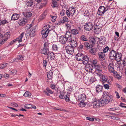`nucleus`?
<instances>
[{
	"label": "nucleus",
	"instance_id": "nucleus-1",
	"mask_svg": "<svg viewBox=\"0 0 126 126\" xmlns=\"http://www.w3.org/2000/svg\"><path fill=\"white\" fill-rule=\"evenodd\" d=\"M71 39V33L70 32H67L65 35L61 36L59 38V42L63 44H66Z\"/></svg>",
	"mask_w": 126,
	"mask_h": 126
},
{
	"label": "nucleus",
	"instance_id": "nucleus-2",
	"mask_svg": "<svg viewBox=\"0 0 126 126\" xmlns=\"http://www.w3.org/2000/svg\"><path fill=\"white\" fill-rule=\"evenodd\" d=\"M76 59L78 61H82L83 63L85 64L87 63L89 60L88 57L87 55H84L81 53H79L76 55Z\"/></svg>",
	"mask_w": 126,
	"mask_h": 126
},
{
	"label": "nucleus",
	"instance_id": "nucleus-3",
	"mask_svg": "<svg viewBox=\"0 0 126 126\" xmlns=\"http://www.w3.org/2000/svg\"><path fill=\"white\" fill-rule=\"evenodd\" d=\"M10 35V32H7L4 35L0 33V45H2L5 43L9 38Z\"/></svg>",
	"mask_w": 126,
	"mask_h": 126
},
{
	"label": "nucleus",
	"instance_id": "nucleus-4",
	"mask_svg": "<svg viewBox=\"0 0 126 126\" xmlns=\"http://www.w3.org/2000/svg\"><path fill=\"white\" fill-rule=\"evenodd\" d=\"M93 21L92 19H90L85 23L84 25V28L85 30L88 31L92 30L93 27Z\"/></svg>",
	"mask_w": 126,
	"mask_h": 126
},
{
	"label": "nucleus",
	"instance_id": "nucleus-5",
	"mask_svg": "<svg viewBox=\"0 0 126 126\" xmlns=\"http://www.w3.org/2000/svg\"><path fill=\"white\" fill-rule=\"evenodd\" d=\"M49 52L48 44L47 42H45L44 44V48L41 49V53L46 55Z\"/></svg>",
	"mask_w": 126,
	"mask_h": 126
},
{
	"label": "nucleus",
	"instance_id": "nucleus-6",
	"mask_svg": "<svg viewBox=\"0 0 126 126\" xmlns=\"http://www.w3.org/2000/svg\"><path fill=\"white\" fill-rule=\"evenodd\" d=\"M24 33L23 32L16 39L10 42L9 45H12L16 41H18V42L19 43L22 41V38L23 36Z\"/></svg>",
	"mask_w": 126,
	"mask_h": 126
},
{
	"label": "nucleus",
	"instance_id": "nucleus-7",
	"mask_svg": "<svg viewBox=\"0 0 126 126\" xmlns=\"http://www.w3.org/2000/svg\"><path fill=\"white\" fill-rule=\"evenodd\" d=\"M67 53L69 54H72L74 53V48L69 46H67L65 47Z\"/></svg>",
	"mask_w": 126,
	"mask_h": 126
},
{
	"label": "nucleus",
	"instance_id": "nucleus-8",
	"mask_svg": "<svg viewBox=\"0 0 126 126\" xmlns=\"http://www.w3.org/2000/svg\"><path fill=\"white\" fill-rule=\"evenodd\" d=\"M109 57L111 59H114L116 57L117 52L113 49L110 48L109 53Z\"/></svg>",
	"mask_w": 126,
	"mask_h": 126
},
{
	"label": "nucleus",
	"instance_id": "nucleus-9",
	"mask_svg": "<svg viewBox=\"0 0 126 126\" xmlns=\"http://www.w3.org/2000/svg\"><path fill=\"white\" fill-rule=\"evenodd\" d=\"M108 69L109 72L110 73H113L116 71L114 70V65L113 63H110L108 65Z\"/></svg>",
	"mask_w": 126,
	"mask_h": 126
},
{
	"label": "nucleus",
	"instance_id": "nucleus-10",
	"mask_svg": "<svg viewBox=\"0 0 126 126\" xmlns=\"http://www.w3.org/2000/svg\"><path fill=\"white\" fill-rule=\"evenodd\" d=\"M76 11L75 8L73 7L72 9L70 10H67L66 11V13L67 16L68 17H69L70 16H73L76 12Z\"/></svg>",
	"mask_w": 126,
	"mask_h": 126
},
{
	"label": "nucleus",
	"instance_id": "nucleus-11",
	"mask_svg": "<svg viewBox=\"0 0 126 126\" xmlns=\"http://www.w3.org/2000/svg\"><path fill=\"white\" fill-rule=\"evenodd\" d=\"M105 12L104 7L103 6H101L98 9L97 14L99 16H103Z\"/></svg>",
	"mask_w": 126,
	"mask_h": 126
},
{
	"label": "nucleus",
	"instance_id": "nucleus-12",
	"mask_svg": "<svg viewBox=\"0 0 126 126\" xmlns=\"http://www.w3.org/2000/svg\"><path fill=\"white\" fill-rule=\"evenodd\" d=\"M85 68L86 71L88 72H92L93 69V66L92 65L90 64H86Z\"/></svg>",
	"mask_w": 126,
	"mask_h": 126
},
{
	"label": "nucleus",
	"instance_id": "nucleus-13",
	"mask_svg": "<svg viewBox=\"0 0 126 126\" xmlns=\"http://www.w3.org/2000/svg\"><path fill=\"white\" fill-rule=\"evenodd\" d=\"M102 82L104 83H105L106 82H107V83L109 84H111V82L110 81H109L108 79V78L107 76L105 75H103L102 76L101 79Z\"/></svg>",
	"mask_w": 126,
	"mask_h": 126
},
{
	"label": "nucleus",
	"instance_id": "nucleus-14",
	"mask_svg": "<svg viewBox=\"0 0 126 126\" xmlns=\"http://www.w3.org/2000/svg\"><path fill=\"white\" fill-rule=\"evenodd\" d=\"M27 20L25 18H23L20 19L18 22V24L20 26H24L26 23Z\"/></svg>",
	"mask_w": 126,
	"mask_h": 126
},
{
	"label": "nucleus",
	"instance_id": "nucleus-15",
	"mask_svg": "<svg viewBox=\"0 0 126 126\" xmlns=\"http://www.w3.org/2000/svg\"><path fill=\"white\" fill-rule=\"evenodd\" d=\"M99 43L101 44L104 45L105 44V42L106 41V39L103 36H101L100 38L96 37Z\"/></svg>",
	"mask_w": 126,
	"mask_h": 126
},
{
	"label": "nucleus",
	"instance_id": "nucleus-16",
	"mask_svg": "<svg viewBox=\"0 0 126 126\" xmlns=\"http://www.w3.org/2000/svg\"><path fill=\"white\" fill-rule=\"evenodd\" d=\"M54 54L52 52H49L47 55V58L48 60H53L55 58Z\"/></svg>",
	"mask_w": 126,
	"mask_h": 126
},
{
	"label": "nucleus",
	"instance_id": "nucleus-17",
	"mask_svg": "<svg viewBox=\"0 0 126 126\" xmlns=\"http://www.w3.org/2000/svg\"><path fill=\"white\" fill-rule=\"evenodd\" d=\"M96 92L97 93H99L103 92V86L100 85H98L95 87Z\"/></svg>",
	"mask_w": 126,
	"mask_h": 126
},
{
	"label": "nucleus",
	"instance_id": "nucleus-18",
	"mask_svg": "<svg viewBox=\"0 0 126 126\" xmlns=\"http://www.w3.org/2000/svg\"><path fill=\"white\" fill-rule=\"evenodd\" d=\"M49 31L45 30H42L41 32L42 34V37L43 38H46L48 36V34Z\"/></svg>",
	"mask_w": 126,
	"mask_h": 126
},
{
	"label": "nucleus",
	"instance_id": "nucleus-19",
	"mask_svg": "<svg viewBox=\"0 0 126 126\" xmlns=\"http://www.w3.org/2000/svg\"><path fill=\"white\" fill-rule=\"evenodd\" d=\"M93 67L95 69V71L96 72H99L102 70V67L99 64L94 65L93 66Z\"/></svg>",
	"mask_w": 126,
	"mask_h": 126
},
{
	"label": "nucleus",
	"instance_id": "nucleus-20",
	"mask_svg": "<svg viewBox=\"0 0 126 126\" xmlns=\"http://www.w3.org/2000/svg\"><path fill=\"white\" fill-rule=\"evenodd\" d=\"M122 56V54L121 53L117 52L116 57H114V59L118 61H120L121 59Z\"/></svg>",
	"mask_w": 126,
	"mask_h": 126
},
{
	"label": "nucleus",
	"instance_id": "nucleus-21",
	"mask_svg": "<svg viewBox=\"0 0 126 126\" xmlns=\"http://www.w3.org/2000/svg\"><path fill=\"white\" fill-rule=\"evenodd\" d=\"M100 100L102 106L106 105L109 102V101L108 99L103 98L102 99V100L100 99Z\"/></svg>",
	"mask_w": 126,
	"mask_h": 126
},
{
	"label": "nucleus",
	"instance_id": "nucleus-22",
	"mask_svg": "<svg viewBox=\"0 0 126 126\" xmlns=\"http://www.w3.org/2000/svg\"><path fill=\"white\" fill-rule=\"evenodd\" d=\"M20 15L18 14H14L11 17V20H17L19 17Z\"/></svg>",
	"mask_w": 126,
	"mask_h": 126
},
{
	"label": "nucleus",
	"instance_id": "nucleus-23",
	"mask_svg": "<svg viewBox=\"0 0 126 126\" xmlns=\"http://www.w3.org/2000/svg\"><path fill=\"white\" fill-rule=\"evenodd\" d=\"M69 42H70V44L71 45V46L74 48L76 47L77 45V42L76 40H70Z\"/></svg>",
	"mask_w": 126,
	"mask_h": 126
},
{
	"label": "nucleus",
	"instance_id": "nucleus-24",
	"mask_svg": "<svg viewBox=\"0 0 126 126\" xmlns=\"http://www.w3.org/2000/svg\"><path fill=\"white\" fill-rule=\"evenodd\" d=\"M25 17L28 18L30 17L32 15V14L30 12H25L22 13Z\"/></svg>",
	"mask_w": 126,
	"mask_h": 126
},
{
	"label": "nucleus",
	"instance_id": "nucleus-25",
	"mask_svg": "<svg viewBox=\"0 0 126 126\" xmlns=\"http://www.w3.org/2000/svg\"><path fill=\"white\" fill-rule=\"evenodd\" d=\"M78 98L79 100L82 102L85 99V95L84 94H81L78 96Z\"/></svg>",
	"mask_w": 126,
	"mask_h": 126
},
{
	"label": "nucleus",
	"instance_id": "nucleus-26",
	"mask_svg": "<svg viewBox=\"0 0 126 126\" xmlns=\"http://www.w3.org/2000/svg\"><path fill=\"white\" fill-rule=\"evenodd\" d=\"M33 4V2L32 0L27 1L26 2V5L28 7H31Z\"/></svg>",
	"mask_w": 126,
	"mask_h": 126
},
{
	"label": "nucleus",
	"instance_id": "nucleus-27",
	"mask_svg": "<svg viewBox=\"0 0 126 126\" xmlns=\"http://www.w3.org/2000/svg\"><path fill=\"white\" fill-rule=\"evenodd\" d=\"M114 76L117 79H121L122 77L120 75L118 74L116 71H115V72H114L113 73Z\"/></svg>",
	"mask_w": 126,
	"mask_h": 126
},
{
	"label": "nucleus",
	"instance_id": "nucleus-28",
	"mask_svg": "<svg viewBox=\"0 0 126 126\" xmlns=\"http://www.w3.org/2000/svg\"><path fill=\"white\" fill-rule=\"evenodd\" d=\"M71 34L75 35H76L79 33V30L76 29H73L71 30Z\"/></svg>",
	"mask_w": 126,
	"mask_h": 126
},
{
	"label": "nucleus",
	"instance_id": "nucleus-29",
	"mask_svg": "<svg viewBox=\"0 0 126 126\" xmlns=\"http://www.w3.org/2000/svg\"><path fill=\"white\" fill-rule=\"evenodd\" d=\"M109 96V94L108 92L106 91L103 92V96L104 98L106 99L108 98Z\"/></svg>",
	"mask_w": 126,
	"mask_h": 126
},
{
	"label": "nucleus",
	"instance_id": "nucleus-30",
	"mask_svg": "<svg viewBox=\"0 0 126 126\" xmlns=\"http://www.w3.org/2000/svg\"><path fill=\"white\" fill-rule=\"evenodd\" d=\"M53 72L52 71H50L47 74V78L50 80H52L53 78Z\"/></svg>",
	"mask_w": 126,
	"mask_h": 126
},
{
	"label": "nucleus",
	"instance_id": "nucleus-31",
	"mask_svg": "<svg viewBox=\"0 0 126 126\" xmlns=\"http://www.w3.org/2000/svg\"><path fill=\"white\" fill-rule=\"evenodd\" d=\"M89 42L92 45H94L95 43V39L92 37H89Z\"/></svg>",
	"mask_w": 126,
	"mask_h": 126
},
{
	"label": "nucleus",
	"instance_id": "nucleus-32",
	"mask_svg": "<svg viewBox=\"0 0 126 126\" xmlns=\"http://www.w3.org/2000/svg\"><path fill=\"white\" fill-rule=\"evenodd\" d=\"M98 55L100 58L103 59L105 56V54L103 52H99L98 53Z\"/></svg>",
	"mask_w": 126,
	"mask_h": 126
},
{
	"label": "nucleus",
	"instance_id": "nucleus-33",
	"mask_svg": "<svg viewBox=\"0 0 126 126\" xmlns=\"http://www.w3.org/2000/svg\"><path fill=\"white\" fill-rule=\"evenodd\" d=\"M75 78V79L77 80H79L82 79V77L81 75L78 73H77L76 74Z\"/></svg>",
	"mask_w": 126,
	"mask_h": 126
},
{
	"label": "nucleus",
	"instance_id": "nucleus-34",
	"mask_svg": "<svg viewBox=\"0 0 126 126\" xmlns=\"http://www.w3.org/2000/svg\"><path fill=\"white\" fill-rule=\"evenodd\" d=\"M97 51V49L96 48H94L90 50V52L92 54L94 55H95Z\"/></svg>",
	"mask_w": 126,
	"mask_h": 126
},
{
	"label": "nucleus",
	"instance_id": "nucleus-35",
	"mask_svg": "<svg viewBox=\"0 0 126 126\" xmlns=\"http://www.w3.org/2000/svg\"><path fill=\"white\" fill-rule=\"evenodd\" d=\"M80 38L81 40L83 41H88V40L86 36L84 35H82Z\"/></svg>",
	"mask_w": 126,
	"mask_h": 126
},
{
	"label": "nucleus",
	"instance_id": "nucleus-36",
	"mask_svg": "<svg viewBox=\"0 0 126 126\" xmlns=\"http://www.w3.org/2000/svg\"><path fill=\"white\" fill-rule=\"evenodd\" d=\"M9 22V21L8 20L4 19L1 21H0V25H3L5 24L8 23Z\"/></svg>",
	"mask_w": 126,
	"mask_h": 126
},
{
	"label": "nucleus",
	"instance_id": "nucleus-37",
	"mask_svg": "<svg viewBox=\"0 0 126 126\" xmlns=\"http://www.w3.org/2000/svg\"><path fill=\"white\" fill-rule=\"evenodd\" d=\"M50 27V26L49 25H47L46 26H44L43 28L42 29L45 30L47 31H50V30H49V28Z\"/></svg>",
	"mask_w": 126,
	"mask_h": 126
},
{
	"label": "nucleus",
	"instance_id": "nucleus-38",
	"mask_svg": "<svg viewBox=\"0 0 126 126\" xmlns=\"http://www.w3.org/2000/svg\"><path fill=\"white\" fill-rule=\"evenodd\" d=\"M96 80V79L94 77H92L90 78L89 81L90 82V84L92 83Z\"/></svg>",
	"mask_w": 126,
	"mask_h": 126
},
{
	"label": "nucleus",
	"instance_id": "nucleus-39",
	"mask_svg": "<svg viewBox=\"0 0 126 126\" xmlns=\"http://www.w3.org/2000/svg\"><path fill=\"white\" fill-rule=\"evenodd\" d=\"M69 95L68 94H67L64 96V99L66 102H69L70 101V99H69Z\"/></svg>",
	"mask_w": 126,
	"mask_h": 126
},
{
	"label": "nucleus",
	"instance_id": "nucleus-40",
	"mask_svg": "<svg viewBox=\"0 0 126 126\" xmlns=\"http://www.w3.org/2000/svg\"><path fill=\"white\" fill-rule=\"evenodd\" d=\"M37 26H36L32 27L30 30V32H33V33H35L36 30V28Z\"/></svg>",
	"mask_w": 126,
	"mask_h": 126
},
{
	"label": "nucleus",
	"instance_id": "nucleus-41",
	"mask_svg": "<svg viewBox=\"0 0 126 126\" xmlns=\"http://www.w3.org/2000/svg\"><path fill=\"white\" fill-rule=\"evenodd\" d=\"M58 1L59 0H57ZM52 6L53 7H55L57 5V2L55 0H52Z\"/></svg>",
	"mask_w": 126,
	"mask_h": 126
},
{
	"label": "nucleus",
	"instance_id": "nucleus-42",
	"mask_svg": "<svg viewBox=\"0 0 126 126\" xmlns=\"http://www.w3.org/2000/svg\"><path fill=\"white\" fill-rule=\"evenodd\" d=\"M98 62V61L96 59H94L92 61V65L93 66H94L95 65H96L98 64L97 63Z\"/></svg>",
	"mask_w": 126,
	"mask_h": 126
},
{
	"label": "nucleus",
	"instance_id": "nucleus-43",
	"mask_svg": "<svg viewBox=\"0 0 126 126\" xmlns=\"http://www.w3.org/2000/svg\"><path fill=\"white\" fill-rule=\"evenodd\" d=\"M7 65V63H4L2 64H0V69H3L5 68Z\"/></svg>",
	"mask_w": 126,
	"mask_h": 126
},
{
	"label": "nucleus",
	"instance_id": "nucleus-44",
	"mask_svg": "<svg viewBox=\"0 0 126 126\" xmlns=\"http://www.w3.org/2000/svg\"><path fill=\"white\" fill-rule=\"evenodd\" d=\"M31 95V93L28 91L25 92L24 94V95L26 97H29Z\"/></svg>",
	"mask_w": 126,
	"mask_h": 126
},
{
	"label": "nucleus",
	"instance_id": "nucleus-45",
	"mask_svg": "<svg viewBox=\"0 0 126 126\" xmlns=\"http://www.w3.org/2000/svg\"><path fill=\"white\" fill-rule=\"evenodd\" d=\"M99 29V27L98 25L96 24L95 26H94V32L96 33L97 32V30H98Z\"/></svg>",
	"mask_w": 126,
	"mask_h": 126
},
{
	"label": "nucleus",
	"instance_id": "nucleus-46",
	"mask_svg": "<svg viewBox=\"0 0 126 126\" xmlns=\"http://www.w3.org/2000/svg\"><path fill=\"white\" fill-rule=\"evenodd\" d=\"M32 105L29 104H25L24 106L25 108L28 109H32Z\"/></svg>",
	"mask_w": 126,
	"mask_h": 126
},
{
	"label": "nucleus",
	"instance_id": "nucleus-47",
	"mask_svg": "<svg viewBox=\"0 0 126 126\" xmlns=\"http://www.w3.org/2000/svg\"><path fill=\"white\" fill-rule=\"evenodd\" d=\"M84 45L85 47L87 49H89L90 48V46L89 43L88 42H84Z\"/></svg>",
	"mask_w": 126,
	"mask_h": 126
},
{
	"label": "nucleus",
	"instance_id": "nucleus-48",
	"mask_svg": "<svg viewBox=\"0 0 126 126\" xmlns=\"http://www.w3.org/2000/svg\"><path fill=\"white\" fill-rule=\"evenodd\" d=\"M94 103H96V104L98 105V106L99 107H101L102 106L100 100L95 101L94 102Z\"/></svg>",
	"mask_w": 126,
	"mask_h": 126
},
{
	"label": "nucleus",
	"instance_id": "nucleus-49",
	"mask_svg": "<svg viewBox=\"0 0 126 126\" xmlns=\"http://www.w3.org/2000/svg\"><path fill=\"white\" fill-rule=\"evenodd\" d=\"M85 104L83 102H80L79 104V106L81 107H83L85 106Z\"/></svg>",
	"mask_w": 126,
	"mask_h": 126
},
{
	"label": "nucleus",
	"instance_id": "nucleus-50",
	"mask_svg": "<svg viewBox=\"0 0 126 126\" xmlns=\"http://www.w3.org/2000/svg\"><path fill=\"white\" fill-rule=\"evenodd\" d=\"M58 47L57 46V45H55L53 44L52 46V49L53 50H57L58 49Z\"/></svg>",
	"mask_w": 126,
	"mask_h": 126
},
{
	"label": "nucleus",
	"instance_id": "nucleus-51",
	"mask_svg": "<svg viewBox=\"0 0 126 126\" xmlns=\"http://www.w3.org/2000/svg\"><path fill=\"white\" fill-rule=\"evenodd\" d=\"M17 59L22 60H23V57L21 55H18L17 56Z\"/></svg>",
	"mask_w": 126,
	"mask_h": 126
},
{
	"label": "nucleus",
	"instance_id": "nucleus-52",
	"mask_svg": "<svg viewBox=\"0 0 126 126\" xmlns=\"http://www.w3.org/2000/svg\"><path fill=\"white\" fill-rule=\"evenodd\" d=\"M109 48L108 46L105 47L104 48L103 50V52L105 53L107 52L109 50Z\"/></svg>",
	"mask_w": 126,
	"mask_h": 126
},
{
	"label": "nucleus",
	"instance_id": "nucleus-53",
	"mask_svg": "<svg viewBox=\"0 0 126 126\" xmlns=\"http://www.w3.org/2000/svg\"><path fill=\"white\" fill-rule=\"evenodd\" d=\"M63 19L65 22H68L69 21V19H68L66 16H64L63 17Z\"/></svg>",
	"mask_w": 126,
	"mask_h": 126
},
{
	"label": "nucleus",
	"instance_id": "nucleus-54",
	"mask_svg": "<svg viewBox=\"0 0 126 126\" xmlns=\"http://www.w3.org/2000/svg\"><path fill=\"white\" fill-rule=\"evenodd\" d=\"M108 98L109 99V102L110 103H111L113 100V97L112 96V95H109Z\"/></svg>",
	"mask_w": 126,
	"mask_h": 126
},
{
	"label": "nucleus",
	"instance_id": "nucleus-55",
	"mask_svg": "<svg viewBox=\"0 0 126 126\" xmlns=\"http://www.w3.org/2000/svg\"><path fill=\"white\" fill-rule=\"evenodd\" d=\"M47 61L46 60H44L43 61V66L44 67H46L47 64Z\"/></svg>",
	"mask_w": 126,
	"mask_h": 126
},
{
	"label": "nucleus",
	"instance_id": "nucleus-56",
	"mask_svg": "<svg viewBox=\"0 0 126 126\" xmlns=\"http://www.w3.org/2000/svg\"><path fill=\"white\" fill-rule=\"evenodd\" d=\"M65 13V11L63 10H62L61 11L60 14L61 16H63L64 15Z\"/></svg>",
	"mask_w": 126,
	"mask_h": 126
},
{
	"label": "nucleus",
	"instance_id": "nucleus-57",
	"mask_svg": "<svg viewBox=\"0 0 126 126\" xmlns=\"http://www.w3.org/2000/svg\"><path fill=\"white\" fill-rule=\"evenodd\" d=\"M104 86L106 89L108 90L109 88V85L107 84H104Z\"/></svg>",
	"mask_w": 126,
	"mask_h": 126
},
{
	"label": "nucleus",
	"instance_id": "nucleus-58",
	"mask_svg": "<svg viewBox=\"0 0 126 126\" xmlns=\"http://www.w3.org/2000/svg\"><path fill=\"white\" fill-rule=\"evenodd\" d=\"M35 33H33V32H30V33L29 34V36H30L32 37H33L35 35Z\"/></svg>",
	"mask_w": 126,
	"mask_h": 126
},
{
	"label": "nucleus",
	"instance_id": "nucleus-59",
	"mask_svg": "<svg viewBox=\"0 0 126 126\" xmlns=\"http://www.w3.org/2000/svg\"><path fill=\"white\" fill-rule=\"evenodd\" d=\"M105 10V12L108 10H110V7L108 6H107L106 7H104Z\"/></svg>",
	"mask_w": 126,
	"mask_h": 126
},
{
	"label": "nucleus",
	"instance_id": "nucleus-60",
	"mask_svg": "<svg viewBox=\"0 0 126 126\" xmlns=\"http://www.w3.org/2000/svg\"><path fill=\"white\" fill-rule=\"evenodd\" d=\"M86 119L87 120H89L91 121H94V119L93 118H90L89 117H87L86 118Z\"/></svg>",
	"mask_w": 126,
	"mask_h": 126
},
{
	"label": "nucleus",
	"instance_id": "nucleus-61",
	"mask_svg": "<svg viewBox=\"0 0 126 126\" xmlns=\"http://www.w3.org/2000/svg\"><path fill=\"white\" fill-rule=\"evenodd\" d=\"M47 10H46L45 11H44V12L43 14V16L45 17V16H46L47 14Z\"/></svg>",
	"mask_w": 126,
	"mask_h": 126
},
{
	"label": "nucleus",
	"instance_id": "nucleus-62",
	"mask_svg": "<svg viewBox=\"0 0 126 126\" xmlns=\"http://www.w3.org/2000/svg\"><path fill=\"white\" fill-rule=\"evenodd\" d=\"M115 93L116 94V96L117 98L118 99L120 97V96L118 93L117 91H115Z\"/></svg>",
	"mask_w": 126,
	"mask_h": 126
},
{
	"label": "nucleus",
	"instance_id": "nucleus-63",
	"mask_svg": "<svg viewBox=\"0 0 126 126\" xmlns=\"http://www.w3.org/2000/svg\"><path fill=\"white\" fill-rule=\"evenodd\" d=\"M12 104L13 105V106L14 107H16L18 106V105L15 103H12Z\"/></svg>",
	"mask_w": 126,
	"mask_h": 126
},
{
	"label": "nucleus",
	"instance_id": "nucleus-64",
	"mask_svg": "<svg viewBox=\"0 0 126 126\" xmlns=\"http://www.w3.org/2000/svg\"><path fill=\"white\" fill-rule=\"evenodd\" d=\"M64 95L62 94H61L59 96V97L61 99H63Z\"/></svg>",
	"mask_w": 126,
	"mask_h": 126
}]
</instances>
